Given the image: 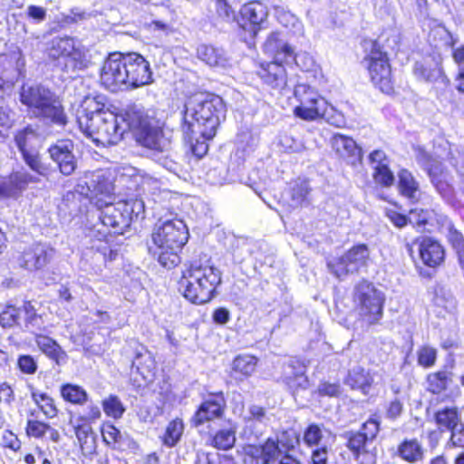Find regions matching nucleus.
Masks as SVG:
<instances>
[{
    "label": "nucleus",
    "instance_id": "nucleus-2",
    "mask_svg": "<svg viewBox=\"0 0 464 464\" xmlns=\"http://www.w3.org/2000/svg\"><path fill=\"white\" fill-rule=\"evenodd\" d=\"M225 117V105L219 96H211L208 99L193 97L189 99L184 108L180 130L185 137L198 134L207 138H213Z\"/></svg>",
    "mask_w": 464,
    "mask_h": 464
},
{
    "label": "nucleus",
    "instance_id": "nucleus-51",
    "mask_svg": "<svg viewBox=\"0 0 464 464\" xmlns=\"http://www.w3.org/2000/svg\"><path fill=\"white\" fill-rule=\"evenodd\" d=\"M183 139L189 144L192 153L198 158H202L208 150V146L206 140H211L212 138L193 134L190 138L183 135Z\"/></svg>",
    "mask_w": 464,
    "mask_h": 464
},
{
    "label": "nucleus",
    "instance_id": "nucleus-48",
    "mask_svg": "<svg viewBox=\"0 0 464 464\" xmlns=\"http://www.w3.org/2000/svg\"><path fill=\"white\" fill-rule=\"evenodd\" d=\"M102 408L105 414L113 419L121 418L125 411V407L116 395H110L104 399L102 401Z\"/></svg>",
    "mask_w": 464,
    "mask_h": 464
},
{
    "label": "nucleus",
    "instance_id": "nucleus-31",
    "mask_svg": "<svg viewBox=\"0 0 464 464\" xmlns=\"http://www.w3.org/2000/svg\"><path fill=\"white\" fill-rule=\"evenodd\" d=\"M240 14L244 21L254 26L253 31L256 34V27L260 26L266 20L268 12L262 3L254 1L244 5L240 9Z\"/></svg>",
    "mask_w": 464,
    "mask_h": 464
},
{
    "label": "nucleus",
    "instance_id": "nucleus-55",
    "mask_svg": "<svg viewBox=\"0 0 464 464\" xmlns=\"http://www.w3.org/2000/svg\"><path fill=\"white\" fill-rule=\"evenodd\" d=\"M216 13L225 22H233L236 19V11L227 0H215Z\"/></svg>",
    "mask_w": 464,
    "mask_h": 464
},
{
    "label": "nucleus",
    "instance_id": "nucleus-58",
    "mask_svg": "<svg viewBox=\"0 0 464 464\" xmlns=\"http://www.w3.org/2000/svg\"><path fill=\"white\" fill-rule=\"evenodd\" d=\"M51 427L49 424L36 420H28L26 423V434L29 437L34 438H43L46 431L50 430Z\"/></svg>",
    "mask_w": 464,
    "mask_h": 464
},
{
    "label": "nucleus",
    "instance_id": "nucleus-9",
    "mask_svg": "<svg viewBox=\"0 0 464 464\" xmlns=\"http://www.w3.org/2000/svg\"><path fill=\"white\" fill-rule=\"evenodd\" d=\"M49 56L62 59L60 64L67 73L83 71L91 64L86 50L76 46L74 39L69 36L54 37L50 43Z\"/></svg>",
    "mask_w": 464,
    "mask_h": 464
},
{
    "label": "nucleus",
    "instance_id": "nucleus-43",
    "mask_svg": "<svg viewBox=\"0 0 464 464\" xmlns=\"http://www.w3.org/2000/svg\"><path fill=\"white\" fill-rule=\"evenodd\" d=\"M183 430L184 426L181 420L176 419L170 421L162 437L163 444L169 448L174 447L180 440Z\"/></svg>",
    "mask_w": 464,
    "mask_h": 464
},
{
    "label": "nucleus",
    "instance_id": "nucleus-23",
    "mask_svg": "<svg viewBox=\"0 0 464 464\" xmlns=\"http://www.w3.org/2000/svg\"><path fill=\"white\" fill-rule=\"evenodd\" d=\"M331 144L333 150L348 164L356 166L362 162V149L352 138L337 133L332 137Z\"/></svg>",
    "mask_w": 464,
    "mask_h": 464
},
{
    "label": "nucleus",
    "instance_id": "nucleus-62",
    "mask_svg": "<svg viewBox=\"0 0 464 464\" xmlns=\"http://www.w3.org/2000/svg\"><path fill=\"white\" fill-rule=\"evenodd\" d=\"M430 218V213L428 210L413 209L410 212L409 223L420 227L428 224Z\"/></svg>",
    "mask_w": 464,
    "mask_h": 464
},
{
    "label": "nucleus",
    "instance_id": "nucleus-42",
    "mask_svg": "<svg viewBox=\"0 0 464 464\" xmlns=\"http://www.w3.org/2000/svg\"><path fill=\"white\" fill-rule=\"evenodd\" d=\"M415 159L417 163L427 171L429 176L442 168L441 163L421 147L415 149Z\"/></svg>",
    "mask_w": 464,
    "mask_h": 464
},
{
    "label": "nucleus",
    "instance_id": "nucleus-4",
    "mask_svg": "<svg viewBox=\"0 0 464 464\" xmlns=\"http://www.w3.org/2000/svg\"><path fill=\"white\" fill-rule=\"evenodd\" d=\"M95 216L97 223L93 224V229L102 237L107 234L122 235L134 219L143 218L145 205L142 199L130 198L113 203L112 200L104 203L101 208H96Z\"/></svg>",
    "mask_w": 464,
    "mask_h": 464
},
{
    "label": "nucleus",
    "instance_id": "nucleus-52",
    "mask_svg": "<svg viewBox=\"0 0 464 464\" xmlns=\"http://www.w3.org/2000/svg\"><path fill=\"white\" fill-rule=\"evenodd\" d=\"M24 160L29 168L39 176H47L49 168L45 166L37 154L32 153L29 150L22 153Z\"/></svg>",
    "mask_w": 464,
    "mask_h": 464
},
{
    "label": "nucleus",
    "instance_id": "nucleus-37",
    "mask_svg": "<svg viewBox=\"0 0 464 464\" xmlns=\"http://www.w3.org/2000/svg\"><path fill=\"white\" fill-rule=\"evenodd\" d=\"M430 181L441 195L442 198L450 199L453 195V188L448 180V173L444 171L443 167L430 176Z\"/></svg>",
    "mask_w": 464,
    "mask_h": 464
},
{
    "label": "nucleus",
    "instance_id": "nucleus-47",
    "mask_svg": "<svg viewBox=\"0 0 464 464\" xmlns=\"http://www.w3.org/2000/svg\"><path fill=\"white\" fill-rule=\"evenodd\" d=\"M276 17L277 21L285 28L297 33L302 29V24L299 19L290 11L285 10L284 7L276 6Z\"/></svg>",
    "mask_w": 464,
    "mask_h": 464
},
{
    "label": "nucleus",
    "instance_id": "nucleus-12",
    "mask_svg": "<svg viewBox=\"0 0 464 464\" xmlns=\"http://www.w3.org/2000/svg\"><path fill=\"white\" fill-rule=\"evenodd\" d=\"M370 250L365 244H358L338 258L327 262L330 272L342 279L349 274L358 273L367 266Z\"/></svg>",
    "mask_w": 464,
    "mask_h": 464
},
{
    "label": "nucleus",
    "instance_id": "nucleus-21",
    "mask_svg": "<svg viewBox=\"0 0 464 464\" xmlns=\"http://www.w3.org/2000/svg\"><path fill=\"white\" fill-rule=\"evenodd\" d=\"M414 245L418 246L419 256L426 266L435 267L443 261L444 249L438 241L430 237H423L419 243L407 244L406 248L411 256H412Z\"/></svg>",
    "mask_w": 464,
    "mask_h": 464
},
{
    "label": "nucleus",
    "instance_id": "nucleus-29",
    "mask_svg": "<svg viewBox=\"0 0 464 464\" xmlns=\"http://www.w3.org/2000/svg\"><path fill=\"white\" fill-rule=\"evenodd\" d=\"M197 57L209 67L225 68L228 63L227 53L222 48L212 44H198Z\"/></svg>",
    "mask_w": 464,
    "mask_h": 464
},
{
    "label": "nucleus",
    "instance_id": "nucleus-17",
    "mask_svg": "<svg viewBox=\"0 0 464 464\" xmlns=\"http://www.w3.org/2000/svg\"><path fill=\"white\" fill-rule=\"evenodd\" d=\"M226 407V400L222 392L211 395L205 400L191 419V423L198 428L207 421L221 418Z\"/></svg>",
    "mask_w": 464,
    "mask_h": 464
},
{
    "label": "nucleus",
    "instance_id": "nucleus-27",
    "mask_svg": "<svg viewBox=\"0 0 464 464\" xmlns=\"http://www.w3.org/2000/svg\"><path fill=\"white\" fill-rule=\"evenodd\" d=\"M103 101L104 97L102 95H87L82 100L76 113L77 122L81 130L83 129L82 120L87 119L88 124H90L97 116H102L107 111H104L105 104Z\"/></svg>",
    "mask_w": 464,
    "mask_h": 464
},
{
    "label": "nucleus",
    "instance_id": "nucleus-16",
    "mask_svg": "<svg viewBox=\"0 0 464 464\" xmlns=\"http://www.w3.org/2000/svg\"><path fill=\"white\" fill-rule=\"evenodd\" d=\"M73 147V142L71 140H61L48 150L52 160L64 176L72 175L77 167V161L72 153Z\"/></svg>",
    "mask_w": 464,
    "mask_h": 464
},
{
    "label": "nucleus",
    "instance_id": "nucleus-54",
    "mask_svg": "<svg viewBox=\"0 0 464 464\" xmlns=\"http://www.w3.org/2000/svg\"><path fill=\"white\" fill-rule=\"evenodd\" d=\"M35 138V130L31 126L24 128L15 134L14 140L21 153L28 150L27 146Z\"/></svg>",
    "mask_w": 464,
    "mask_h": 464
},
{
    "label": "nucleus",
    "instance_id": "nucleus-1",
    "mask_svg": "<svg viewBox=\"0 0 464 464\" xmlns=\"http://www.w3.org/2000/svg\"><path fill=\"white\" fill-rule=\"evenodd\" d=\"M101 82L112 92L136 89L152 82L150 63L136 53H113L103 63Z\"/></svg>",
    "mask_w": 464,
    "mask_h": 464
},
{
    "label": "nucleus",
    "instance_id": "nucleus-57",
    "mask_svg": "<svg viewBox=\"0 0 464 464\" xmlns=\"http://www.w3.org/2000/svg\"><path fill=\"white\" fill-rule=\"evenodd\" d=\"M380 431V421L377 419L370 418L362 425L357 433H362V437H366L372 443L376 439Z\"/></svg>",
    "mask_w": 464,
    "mask_h": 464
},
{
    "label": "nucleus",
    "instance_id": "nucleus-36",
    "mask_svg": "<svg viewBox=\"0 0 464 464\" xmlns=\"http://www.w3.org/2000/svg\"><path fill=\"white\" fill-rule=\"evenodd\" d=\"M30 390L34 402L39 407L43 413L47 418L55 417L58 411L54 405L53 398H51L47 393L40 392L32 386H30Z\"/></svg>",
    "mask_w": 464,
    "mask_h": 464
},
{
    "label": "nucleus",
    "instance_id": "nucleus-20",
    "mask_svg": "<svg viewBox=\"0 0 464 464\" xmlns=\"http://www.w3.org/2000/svg\"><path fill=\"white\" fill-rule=\"evenodd\" d=\"M54 249L45 244H34L26 248L21 257L20 266L28 270L44 267L53 257Z\"/></svg>",
    "mask_w": 464,
    "mask_h": 464
},
{
    "label": "nucleus",
    "instance_id": "nucleus-5",
    "mask_svg": "<svg viewBox=\"0 0 464 464\" xmlns=\"http://www.w3.org/2000/svg\"><path fill=\"white\" fill-rule=\"evenodd\" d=\"M20 102L35 118L57 127L64 128L68 117L59 97L42 84H24L21 87Z\"/></svg>",
    "mask_w": 464,
    "mask_h": 464
},
{
    "label": "nucleus",
    "instance_id": "nucleus-40",
    "mask_svg": "<svg viewBox=\"0 0 464 464\" xmlns=\"http://www.w3.org/2000/svg\"><path fill=\"white\" fill-rule=\"evenodd\" d=\"M443 219L447 222L448 240L452 247L457 251L461 267L464 269V237L450 222H448L446 217Z\"/></svg>",
    "mask_w": 464,
    "mask_h": 464
},
{
    "label": "nucleus",
    "instance_id": "nucleus-64",
    "mask_svg": "<svg viewBox=\"0 0 464 464\" xmlns=\"http://www.w3.org/2000/svg\"><path fill=\"white\" fill-rule=\"evenodd\" d=\"M102 433L103 440L107 444L119 443L122 437L121 431L113 425L104 426Z\"/></svg>",
    "mask_w": 464,
    "mask_h": 464
},
{
    "label": "nucleus",
    "instance_id": "nucleus-15",
    "mask_svg": "<svg viewBox=\"0 0 464 464\" xmlns=\"http://www.w3.org/2000/svg\"><path fill=\"white\" fill-rule=\"evenodd\" d=\"M279 440L268 438L259 445L248 444L243 448L244 464H271L283 454Z\"/></svg>",
    "mask_w": 464,
    "mask_h": 464
},
{
    "label": "nucleus",
    "instance_id": "nucleus-50",
    "mask_svg": "<svg viewBox=\"0 0 464 464\" xmlns=\"http://www.w3.org/2000/svg\"><path fill=\"white\" fill-rule=\"evenodd\" d=\"M448 372L444 371L430 373L427 377L428 390L432 393H440L447 389Z\"/></svg>",
    "mask_w": 464,
    "mask_h": 464
},
{
    "label": "nucleus",
    "instance_id": "nucleus-53",
    "mask_svg": "<svg viewBox=\"0 0 464 464\" xmlns=\"http://www.w3.org/2000/svg\"><path fill=\"white\" fill-rule=\"evenodd\" d=\"M304 442L308 447L320 446L323 440V430L317 424H310L304 431Z\"/></svg>",
    "mask_w": 464,
    "mask_h": 464
},
{
    "label": "nucleus",
    "instance_id": "nucleus-28",
    "mask_svg": "<svg viewBox=\"0 0 464 464\" xmlns=\"http://www.w3.org/2000/svg\"><path fill=\"white\" fill-rule=\"evenodd\" d=\"M306 366L299 360L291 358L284 365L285 382L293 388L305 389L308 385V379L305 376Z\"/></svg>",
    "mask_w": 464,
    "mask_h": 464
},
{
    "label": "nucleus",
    "instance_id": "nucleus-13",
    "mask_svg": "<svg viewBox=\"0 0 464 464\" xmlns=\"http://www.w3.org/2000/svg\"><path fill=\"white\" fill-rule=\"evenodd\" d=\"M364 62L373 84L382 92H391L392 91V71L386 53L373 44L370 53L364 58Z\"/></svg>",
    "mask_w": 464,
    "mask_h": 464
},
{
    "label": "nucleus",
    "instance_id": "nucleus-7",
    "mask_svg": "<svg viewBox=\"0 0 464 464\" xmlns=\"http://www.w3.org/2000/svg\"><path fill=\"white\" fill-rule=\"evenodd\" d=\"M353 302L361 320L368 326L380 323L383 316L384 294L367 280H362L353 289Z\"/></svg>",
    "mask_w": 464,
    "mask_h": 464
},
{
    "label": "nucleus",
    "instance_id": "nucleus-14",
    "mask_svg": "<svg viewBox=\"0 0 464 464\" xmlns=\"http://www.w3.org/2000/svg\"><path fill=\"white\" fill-rule=\"evenodd\" d=\"M413 73L420 80L434 83L435 88L441 91V96L450 88V81L442 71L441 57L439 54L428 55L421 61L416 62Z\"/></svg>",
    "mask_w": 464,
    "mask_h": 464
},
{
    "label": "nucleus",
    "instance_id": "nucleus-56",
    "mask_svg": "<svg viewBox=\"0 0 464 464\" xmlns=\"http://www.w3.org/2000/svg\"><path fill=\"white\" fill-rule=\"evenodd\" d=\"M373 169V179L377 184H380L383 187H390L393 184L394 176L392 170L389 169L388 165L381 166Z\"/></svg>",
    "mask_w": 464,
    "mask_h": 464
},
{
    "label": "nucleus",
    "instance_id": "nucleus-11",
    "mask_svg": "<svg viewBox=\"0 0 464 464\" xmlns=\"http://www.w3.org/2000/svg\"><path fill=\"white\" fill-rule=\"evenodd\" d=\"M294 96L299 102L294 109L296 117L304 121H315L324 116L328 103L314 88L304 83L297 84Z\"/></svg>",
    "mask_w": 464,
    "mask_h": 464
},
{
    "label": "nucleus",
    "instance_id": "nucleus-18",
    "mask_svg": "<svg viewBox=\"0 0 464 464\" xmlns=\"http://www.w3.org/2000/svg\"><path fill=\"white\" fill-rule=\"evenodd\" d=\"M346 447L352 452L355 461L360 464H373L375 462V448L371 449L372 442L362 433L348 431L345 433Z\"/></svg>",
    "mask_w": 464,
    "mask_h": 464
},
{
    "label": "nucleus",
    "instance_id": "nucleus-63",
    "mask_svg": "<svg viewBox=\"0 0 464 464\" xmlns=\"http://www.w3.org/2000/svg\"><path fill=\"white\" fill-rule=\"evenodd\" d=\"M450 431V441L454 447L464 448V423L460 421Z\"/></svg>",
    "mask_w": 464,
    "mask_h": 464
},
{
    "label": "nucleus",
    "instance_id": "nucleus-3",
    "mask_svg": "<svg viewBox=\"0 0 464 464\" xmlns=\"http://www.w3.org/2000/svg\"><path fill=\"white\" fill-rule=\"evenodd\" d=\"M121 120L132 131L137 143L154 154L169 153L172 150L171 135L165 132L141 105H127L122 110Z\"/></svg>",
    "mask_w": 464,
    "mask_h": 464
},
{
    "label": "nucleus",
    "instance_id": "nucleus-8",
    "mask_svg": "<svg viewBox=\"0 0 464 464\" xmlns=\"http://www.w3.org/2000/svg\"><path fill=\"white\" fill-rule=\"evenodd\" d=\"M122 112L120 115L111 111H106L102 116H97L93 121L88 124V120H82L83 129L81 130L87 137L91 138L96 144L109 146L117 144L125 132L121 125Z\"/></svg>",
    "mask_w": 464,
    "mask_h": 464
},
{
    "label": "nucleus",
    "instance_id": "nucleus-26",
    "mask_svg": "<svg viewBox=\"0 0 464 464\" xmlns=\"http://www.w3.org/2000/svg\"><path fill=\"white\" fill-rule=\"evenodd\" d=\"M264 51L273 55L275 61L288 62L295 60L298 64L300 54L295 55L293 48L282 38L281 34L272 33L263 45Z\"/></svg>",
    "mask_w": 464,
    "mask_h": 464
},
{
    "label": "nucleus",
    "instance_id": "nucleus-60",
    "mask_svg": "<svg viewBox=\"0 0 464 464\" xmlns=\"http://www.w3.org/2000/svg\"><path fill=\"white\" fill-rule=\"evenodd\" d=\"M402 411L403 401L396 396L387 403L385 416L389 420H395L401 415Z\"/></svg>",
    "mask_w": 464,
    "mask_h": 464
},
{
    "label": "nucleus",
    "instance_id": "nucleus-39",
    "mask_svg": "<svg viewBox=\"0 0 464 464\" xmlns=\"http://www.w3.org/2000/svg\"><path fill=\"white\" fill-rule=\"evenodd\" d=\"M22 315L24 317V327L27 331L34 333L43 328L44 321L30 302L22 306Z\"/></svg>",
    "mask_w": 464,
    "mask_h": 464
},
{
    "label": "nucleus",
    "instance_id": "nucleus-24",
    "mask_svg": "<svg viewBox=\"0 0 464 464\" xmlns=\"http://www.w3.org/2000/svg\"><path fill=\"white\" fill-rule=\"evenodd\" d=\"M283 62L274 61L262 64L257 72L258 76L265 84L274 90L283 91L287 84V74Z\"/></svg>",
    "mask_w": 464,
    "mask_h": 464
},
{
    "label": "nucleus",
    "instance_id": "nucleus-59",
    "mask_svg": "<svg viewBox=\"0 0 464 464\" xmlns=\"http://www.w3.org/2000/svg\"><path fill=\"white\" fill-rule=\"evenodd\" d=\"M14 113L10 107L0 100V137H4V130L11 127Z\"/></svg>",
    "mask_w": 464,
    "mask_h": 464
},
{
    "label": "nucleus",
    "instance_id": "nucleus-38",
    "mask_svg": "<svg viewBox=\"0 0 464 464\" xmlns=\"http://www.w3.org/2000/svg\"><path fill=\"white\" fill-rule=\"evenodd\" d=\"M310 188L306 180H296L290 188V205L293 208L302 207L307 200Z\"/></svg>",
    "mask_w": 464,
    "mask_h": 464
},
{
    "label": "nucleus",
    "instance_id": "nucleus-61",
    "mask_svg": "<svg viewBox=\"0 0 464 464\" xmlns=\"http://www.w3.org/2000/svg\"><path fill=\"white\" fill-rule=\"evenodd\" d=\"M436 350L431 347H422L418 353V362L424 367H430L435 363Z\"/></svg>",
    "mask_w": 464,
    "mask_h": 464
},
{
    "label": "nucleus",
    "instance_id": "nucleus-34",
    "mask_svg": "<svg viewBox=\"0 0 464 464\" xmlns=\"http://www.w3.org/2000/svg\"><path fill=\"white\" fill-rule=\"evenodd\" d=\"M372 378L368 372L360 366L353 367L348 374L346 383L352 389H358L363 394H368Z\"/></svg>",
    "mask_w": 464,
    "mask_h": 464
},
{
    "label": "nucleus",
    "instance_id": "nucleus-19",
    "mask_svg": "<svg viewBox=\"0 0 464 464\" xmlns=\"http://www.w3.org/2000/svg\"><path fill=\"white\" fill-rule=\"evenodd\" d=\"M36 175L25 170L13 172L7 179H0V198H16L30 183H38Z\"/></svg>",
    "mask_w": 464,
    "mask_h": 464
},
{
    "label": "nucleus",
    "instance_id": "nucleus-45",
    "mask_svg": "<svg viewBox=\"0 0 464 464\" xmlns=\"http://www.w3.org/2000/svg\"><path fill=\"white\" fill-rule=\"evenodd\" d=\"M35 341L43 353L55 360L57 362H59L63 353L60 345L54 340L48 336L38 334L36 335Z\"/></svg>",
    "mask_w": 464,
    "mask_h": 464
},
{
    "label": "nucleus",
    "instance_id": "nucleus-46",
    "mask_svg": "<svg viewBox=\"0 0 464 464\" xmlns=\"http://www.w3.org/2000/svg\"><path fill=\"white\" fill-rule=\"evenodd\" d=\"M236 442V430L232 428L218 430L212 440V445L222 450L231 449Z\"/></svg>",
    "mask_w": 464,
    "mask_h": 464
},
{
    "label": "nucleus",
    "instance_id": "nucleus-10",
    "mask_svg": "<svg viewBox=\"0 0 464 464\" xmlns=\"http://www.w3.org/2000/svg\"><path fill=\"white\" fill-rule=\"evenodd\" d=\"M75 190L89 198L96 208H101L104 203L113 200V183L102 169L86 173L80 179Z\"/></svg>",
    "mask_w": 464,
    "mask_h": 464
},
{
    "label": "nucleus",
    "instance_id": "nucleus-6",
    "mask_svg": "<svg viewBox=\"0 0 464 464\" xmlns=\"http://www.w3.org/2000/svg\"><path fill=\"white\" fill-rule=\"evenodd\" d=\"M188 239V227L182 219H160L152 233L160 264L169 269L176 266L179 263L178 253Z\"/></svg>",
    "mask_w": 464,
    "mask_h": 464
},
{
    "label": "nucleus",
    "instance_id": "nucleus-32",
    "mask_svg": "<svg viewBox=\"0 0 464 464\" xmlns=\"http://www.w3.org/2000/svg\"><path fill=\"white\" fill-rule=\"evenodd\" d=\"M155 366V360L151 353L144 346H140L132 361V370L135 369L144 380H150L153 376Z\"/></svg>",
    "mask_w": 464,
    "mask_h": 464
},
{
    "label": "nucleus",
    "instance_id": "nucleus-25",
    "mask_svg": "<svg viewBox=\"0 0 464 464\" xmlns=\"http://www.w3.org/2000/svg\"><path fill=\"white\" fill-rule=\"evenodd\" d=\"M205 276L204 274L194 272L191 266L182 272V276L179 281V291L182 293L184 297L196 304H202L208 302L206 298H200L199 294V279Z\"/></svg>",
    "mask_w": 464,
    "mask_h": 464
},
{
    "label": "nucleus",
    "instance_id": "nucleus-49",
    "mask_svg": "<svg viewBox=\"0 0 464 464\" xmlns=\"http://www.w3.org/2000/svg\"><path fill=\"white\" fill-rule=\"evenodd\" d=\"M22 316V307L8 305L0 314V324L4 328H11L19 324Z\"/></svg>",
    "mask_w": 464,
    "mask_h": 464
},
{
    "label": "nucleus",
    "instance_id": "nucleus-35",
    "mask_svg": "<svg viewBox=\"0 0 464 464\" xmlns=\"http://www.w3.org/2000/svg\"><path fill=\"white\" fill-rule=\"evenodd\" d=\"M435 421L440 429L450 430L459 424L461 420L457 407L450 406L438 410L435 413Z\"/></svg>",
    "mask_w": 464,
    "mask_h": 464
},
{
    "label": "nucleus",
    "instance_id": "nucleus-33",
    "mask_svg": "<svg viewBox=\"0 0 464 464\" xmlns=\"http://www.w3.org/2000/svg\"><path fill=\"white\" fill-rule=\"evenodd\" d=\"M398 179L400 193L411 201L418 200L420 196V188L419 183L414 179L413 175L408 169H402L398 172Z\"/></svg>",
    "mask_w": 464,
    "mask_h": 464
},
{
    "label": "nucleus",
    "instance_id": "nucleus-44",
    "mask_svg": "<svg viewBox=\"0 0 464 464\" xmlns=\"http://www.w3.org/2000/svg\"><path fill=\"white\" fill-rule=\"evenodd\" d=\"M256 366V357L249 354L238 355L233 361V372L243 376L251 375Z\"/></svg>",
    "mask_w": 464,
    "mask_h": 464
},
{
    "label": "nucleus",
    "instance_id": "nucleus-22",
    "mask_svg": "<svg viewBox=\"0 0 464 464\" xmlns=\"http://www.w3.org/2000/svg\"><path fill=\"white\" fill-rule=\"evenodd\" d=\"M194 272L204 274L199 281V288L198 289L200 298H206L208 302L213 298L215 290L218 285L221 284V273L213 266L202 265L198 262L190 264Z\"/></svg>",
    "mask_w": 464,
    "mask_h": 464
},
{
    "label": "nucleus",
    "instance_id": "nucleus-30",
    "mask_svg": "<svg viewBox=\"0 0 464 464\" xmlns=\"http://www.w3.org/2000/svg\"><path fill=\"white\" fill-rule=\"evenodd\" d=\"M396 454L409 464L421 462L425 457V449L416 438L404 439L397 447Z\"/></svg>",
    "mask_w": 464,
    "mask_h": 464
},
{
    "label": "nucleus",
    "instance_id": "nucleus-41",
    "mask_svg": "<svg viewBox=\"0 0 464 464\" xmlns=\"http://www.w3.org/2000/svg\"><path fill=\"white\" fill-rule=\"evenodd\" d=\"M63 398L73 404L82 405L88 400V394L82 387L73 384H65L61 388Z\"/></svg>",
    "mask_w": 464,
    "mask_h": 464
}]
</instances>
